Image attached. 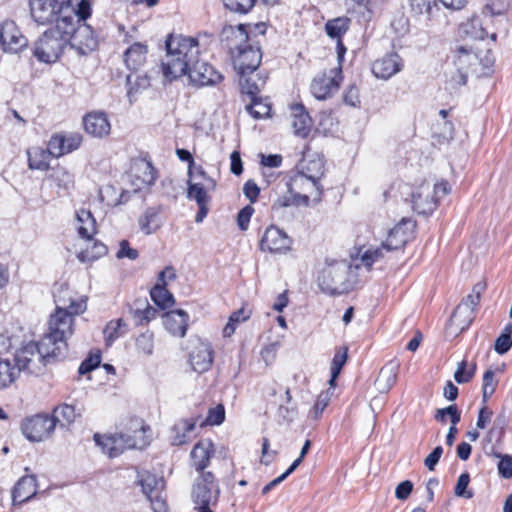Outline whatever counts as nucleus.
Wrapping results in <instances>:
<instances>
[{
  "mask_svg": "<svg viewBox=\"0 0 512 512\" xmlns=\"http://www.w3.org/2000/svg\"><path fill=\"white\" fill-rule=\"evenodd\" d=\"M166 57L161 62L164 78L173 82L187 75L189 83L197 88L216 86L224 75L213 65L199 59L196 38L169 34L165 41Z\"/></svg>",
  "mask_w": 512,
  "mask_h": 512,
  "instance_id": "f257e3e1",
  "label": "nucleus"
},
{
  "mask_svg": "<svg viewBox=\"0 0 512 512\" xmlns=\"http://www.w3.org/2000/svg\"><path fill=\"white\" fill-rule=\"evenodd\" d=\"M73 323L74 318L68 311L58 306L48 321V332L42 337V345H47L58 361L64 360L67 356V339L73 334Z\"/></svg>",
  "mask_w": 512,
  "mask_h": 512,
  "instance_id": "f03ea898",
  "label": "nucleus"
},
{
  "mask_svg": "<svg viewBox=\"0 0 512 512\" xmlns=\"http://www.w3.org/2000/svg\"><path fill=\"white\" fill-rule=\"evenodd\" d=\"M92 6L93 0H79L75 6L72 0H60L55 26L50 28L57 29L69 41L78 28L92 16Z\"/></svg>",
  "mask_w": 512,
  "mask_h": 512,
  "instance_id": "7ed1b4c3",
  "label": "nucleus"
},
{
  "mask_svg": "<svg viewBox=\"0 0 512 512\" xmlns=\"http://www.w3.org/2000/svg\"><path fill=\"white\" fill-rule=\"evenodd\" d=\"M349 278L350 267L346 262H334L319 273L318 286L321 292L329 296L348 294L353 289Z\"/></svg>",
  "mask_w": 512,
  "mask_h": 512,
  "instance_id": "20e7f679",
  "label": "nucleus"
},
{
  "mask_svg": "<svg viewBox=\"0 0 512 512\" xmlns=\"http://www.w3.org/2000/svg\"><path fill=\"white\" fill-rule=\"evenodd\" d=\"M68 42L57 29L48 28L35 41L32 54L41 63L53 64L62 56Z\"/></svg>",
  "mask_w": 512,
  "mask_h": 512,
  "instance_id": "39448f33",
  "label": "nucleus"
},
{
  "mask_svg": "<svg viewBox=\"0 0 512 512\" xmlns=\"http://www.w3.org/2000/svg\"><path fill=\"white\" fill-rule=\"evenodd\" d=\"M56 427V418L47 413H37L21 422V431L30 442H41L49 438Z\"/></svg>",
  "mask_w": 512,
  "mask_h": 512,
  "instance_id": "423d86ee",
  "label": "nucleus"
},
{
  "mask_svg": "<svg viewBox=\"0 0 512 512\" xmlns=\"http://www.w3.org/2000/svg\"><path fill=\"white\" fill-rule=\"evenodd\" d=\"M35 355H38L40 362L44 366L58 362V359L54 356V352L50 350L47 345L43 347L41 339L39 342L30 341L16 350L13 359L14 367L19 368V373L21 371L30 372L29 364Z\"/></svg>",
  "mask_w": 512,
  "mask_h": 512,
  "instance_id": "0eeeda50",
  "label": "nucleus"
},
{
  "mask_svg": "<svg viewBox=\"0 0 512 512\" xmlns=\"http://www.w3.org/2000/svg\"><path fill=\"white\" fill-rule=\"evenodd\" d=\"M137 484L141 486L143 494L148 498L153 512H168L165 498L162 496L165 481L162 477L144 471L138 474Z\"/></svg>",
  "mask_w": 512,
  "mask_h": 512,
  "instance_id": "6e6552de",
  "label": "nucleus"
},
{
  "mask_svg": "<svg viewBox=\"0 0 512 512\" xmlns=\"http://www.w3.org/2000/svg\"><path fill=\"white\" fill-rule=\"evenodd\" d=\"M219 486L212 472L207 471L200 474L192 489V501L195 506L215 505L219 499Z\"/></svg>",
  "mask_w": 512,
  "mask_h": 512,
  "instance_id": "1a4fd4ad",
  "label": "nucleus"
},
{
  "mask_svg": "<svg viewBox=\"0 0 512 512\" xmlns=\"http://www.w3.org/2000/svg\"><path fill=\"white\" fill-rule=\"evenodd\" d=\"M235 69L240 77L252 74L258 69L262 60L261 44H247L231 54Z\"/></svg>",
  "mask_w": 512,
  "mask_h": 512,
  "instance_id": "9d476101",
  "label": "nucleus"
},
{
  "mask_svg": "<svg viewBox=\"0 0 512 512\" xmlns=\"http://www.w3.org/2000/svg\"><path fill=\"white\" fill-rule=\"evenodd\" d=\"M68 46L75 51L79 57H88L99 49V37L95 29L83 23L75 34L70 38Z\"/></svg>",
  "mask_w": 512,
  "mask_h": 512,
  "instance_id": "9b49d317",
  "label": "nucleus"
},
{
  "mask_svg": "<svg viewBox=\"0 0 512 512\" xmlns=\"http://www.w3.org/2000/svg\"><path fill=\"white\" fill-rule=\"evenodd\" d=\"M416 222L403 218L388 233L382 247L387 251L403 249L415 238Z\"/></svg>",
  "mask_w": 512,
  "mask_h": 512,
  "instance_id": "f8f14e48",
  "label": "nucleus"
},
{
  "mask_svg": "<svg viewBox=\"0 0 512 512\" xmlns=\"http://www.w3.org/2000/svg\"><path fill=\"white\" fill-rule=\"evenodd\" d=\"M292 243L293 240L284 230L272 224L266 228L260 240L259 248L263 252L284 254L291 250Z\"/></svg>",
  "mask_w": 512,
  "mask_h": 512,
  "instance_id": "ddd939ff",
  "label": "nucleus"
},
{
  "mask_svg": "<svg viewBox=\"0 0 512 512\" xmlns=\"http://www.w3.org/2000/svg\"><path fill=\"white\" fill-rule=\"evenodd\" d=\"M129 176L134 191L139 192L154 185L157 170L151 161L140 158L132 162Z\"/></svg>",
  "mask_w": 512,
  "mask_h": 512,
  "instance_id": "4468645a",
  "label": "nucleus"
},
{
  "mask_svg": "<svg viewBox=\"0 0 512 512\" xmlns=\"http://www.w3.org/2000/svg\"><path fill=\"white\" fill-rule=\"evenodd\" d=\"M480 301L479 296L472 293L468 294L454 309L449 319L450 325H460V332L468 329L475 318V310Z\"/></svg>",
  "mask_w": 512,
  "mask_h": 512,
  "instance_id": "2eb2a0df",
  "label": "nucleus"
},
{
  "mask_svg": "<svg viewBox=\"0 0 512 512\" xmlns=\"http://www.w3.org/2000/svg\"><path fill=\"white\" fill-rule=\"evenodd\" d=\"M3 51L17 53L28 45V39L21 33L13 20H5L0 25Z\"/></svg>",
  "mask_w": 512,
  "mask_h": 512,
  "instance_id": "dca6fc26",
  "label": "nucleus"
},
{
  "mask_svg": "<svg viewBox=\"0 0 512 512\" xmlns=\"http://www.w3.org/2000/svg\"><path fill=\"white\" fill-rule=\"evenodd\" d=\"M60 0H29L30 14L38 25H51L57 19Z\"/></svg>",
  "mask_w": 512,
  "mask_h": 512,
  "instance_id": "f3484780",
  "label": "nucleus"
},
{
  "mask_svg": "<svg viewBox=\"0 0 512 512\" xmlns=\"http://www.w3.org/2000/svg\"><path fill=\"white\" fill-rule=\"evenodd\" d=\"M82 122L85 132L93 138L103 139L111 132V124L104 111L88 112Z\"/></svg>",
  "mask_w": 512,
  "mask_h": 512,
  "instance_id": "a211bd4d",
  "label": "nucleus"
},
{
  "mask_svg": "<svg viewBox=\"0 0 512 512\" xmlns=\"http://www.w3.org/2000/svg\"><path fill=\"white\" fill-rule=\"evenodd\" d=\"M214 361V350L208 341H199L189 353L192 369L201 374L208 371Z\"/></svg>",
  "mask_w": 512,
  "mask_h": 512,
  "instance_id": "6ab92c4d",
  "label": "nucleus"
},
{
  "mask_svg": "<svg viewBox=\"0 0 512 512\" xmlns=\"http://www.w3.org/2000/svg\"><path fill=\"white\" fill-rule=\"evenodd\" d=\"M165 329L175 337L186 335L189 323V314L183 309H175L162 313Z\"/></svg>",
  "mask_w": 512,
  "mask_h": 512,
  "instance_id": "aec40b11",
  "label": "nucleus"
},
{
  "mask_svg": "<svg viewBox=\"0 0 512 512\" xmlns=\"http://www.w3.org/2000/svg\"><path fill=\"white\" fill-rule=\"evenodd\" d=\"M402 58L396 53H389L376 60L372 65V73L376 78L387 80L401 71Z\"/></svg>",
  "mask_w": 512,
  "mask_h": 512,
  "instance_id": "412c9836",
  "label": "nucleus"
},
{
  "mask_svg": "<svg viewBox=\"0 0 512 512\" xmlns=\"http://www.w3.org/2000/svg\"><path fill=\"white\" fill-rule=\"evenodd\" d=\"M245 27V24H238L236 26L226 24L222 27L220 40L229 49L230 54L246 45L248 36Z\"/></svg>",
  "mask_w": 512,
  "mask_h": 512,
  "instance_id": "4be33fe9",
  "label": "nucleus"
},
{
  "mask_svg": "<svg viewBox=\"0 0 512 512\" xmlns=\"http://www.w3.org/2000/svg\"><path fill=\"white\" fill-rule=\"evenodd\" d=\"M37 493V478L35 475H24L14 485L11 495L14 506L22 505Z\"/></svg>",
  "mask_w": 512,
  "mask_h": 512,
  "instance_id": "5701e85b",
  "label": "nucleus"
},
{
  "mask_svg": "<svg viewBox=\"0 0 512 512\" xmlns=\"http://www.w3.org/2000/svg\"><path fill=\"white\" fill-rule=\"evenodd\" d=\"M411 204L419 215L430 216L437 209L439 201L430 191L419 188L411 193Z\"/></svg>",
  "mask_w": 512,
  "mask_h": 512,
  "instance_id": "b1692460",
  "label": "nucleus"
},
{
  "mask_svg": "<svg viewBox=\"0 0 512 512\" xmlns=\"http://www.w3.org/2000/svg\"><path fill=\"white\" fill-rule=\"evenodd\" d=\"M148 46L145 43L135 42L124 52L123 58L127 69L131 73H137L147 60Z\"/></svg>",
  "mask_w": 512,
  "mask_h": 512,
  "instance_id": "393cba45",
  "label": "nucleus"
},
{
  "mask_svg": "<svg viewBox=\"0 0 512 512\" xmlns=\"http://www.w3.org/2000/svg\"><path fill=\"white\" fill-rule=\"evenodd\" d=\"M293 122L292 126L296 136L307 138L310 134L313 121L302 103L293 104L290 107Z\"/></svg>",
  "mask_w": 512,
  "mask_h": 512,
  "instance_id": "a878e982",
  "label": "nucleus"
},
{
  "mask_svg": "<svg viewBox=\"0 0 512 512\" xmlns=\"http://www.w3.org/2000/svg\"><path fill=\"white\" fill-rule=\"evenodd\" d=\"M325 175V161L323 158L317 157L309 160L300 173L302 178H306L313 183L318 193L317 200L320 201L323 195V186L320 183L321 178Z\"/></svg>",
  "mask_w": 512,
  "mask_h": 512,
  "instance_id": "bb28decb",
  "label": "nucleus"
},
{
  "mask_svg": "<svg viewBox=\"0 0 512 512\" xmlns=\"http://www.w3.org/2000/svg\"><path fill=\"white\" fill-rule=\"evenodd\" d=\"M214 445L211 441L205 444L202 441L197 442L191 450L190 457L193 467L201 474L209 466L210 459L214 456Z\"/></svg>",
  "mask_w": 512,
  "mask_h": 512,
  "instance_id": "cd10ccee",
  "label": "nucleus"
},
{
  "mask_svg": "<svg viewBox=\"0 0 512 512\" xmlns=\"http://www.w3.org/2000/svg\"><path fill=\"white\" fill-rule=\"evenodd\" d=\"M162 212V205L151 206L140 216L138 220L139 228L145 235H151L162 227Z\"/></svg>",
  "mask_w": 512,
  "mask_h": 512,
  "instance_id": "c85d7f7f",
  "label": "nucleus"
},
{
  "mask_svg": "<svg viewBox=\"0 0 512 512\" xmlns=\"http://www.w3.org/2000/svg\"><path fill=\"white\" fill-rule=\"evenodd\" d=\"M27 163L30 170L48 171L50 169V161L53 156L49 149L32 146L26 150Z\"/></svg>",
  "mask_w": 512,
  "mask_h": 512,
  "instance_id": "c756f323",
  "label": "nucleus"
},
{
  "mask_svg": "<svg viewBox=\"0 0 512 512\" xmlns=\"http://www.w3.org/2000/svg\"><path fill=\"white\" fill-rule=\"evenodd\" d=\"M83 408L76 404L62 403L56 406L51 417L56 418V425L60 423L61 427H70L77 418L82 417Z\"/></svg>",
  "mask_w": 512,
  "mask_h": 512,
  "instance_id": "7c9ffc66",
  "label": "nucleus"
},
{
  "mask_svg": "<svg viewBox=\"0 0 512 512\" xmlns=\"http://www.w3.org/2000/svg\"><path fill=\"white\" fill-rule=\"evenodd\" d=\"M444 414H449L451 426L449 428V431L446 435V444L448 446H452L456 437V434L458 432V429L456 425L461 420V411L459 410L458 406L456 404L449 405L445 408L437 409L436 413L434 415V418L436 421L441 423H446V419H444Z\"/></svg>",
  "mask_w": 512,
  "mask_h": 512,
  "instance_id": "2f4dec72",
  "label": "nucleus"
},
{
  "mask_svg": "<svg viewBox=\"0 0 512 512\" xmlns=\"http://www.w3.org/2000/svg\"><path fill=\"white\" fill-rule=\"evenodd\" d=\"M76 219L79 223L77 232L80 238L84 240H92L97 234V223L92 212L88 209L81 208L76 211Z\"/></svg>",
  "mask_w": 512,
  "mask_h": 512,
  "instance_id": "473e14b6",
  "label": "nucleus"
},
{
  "mask_svg": "<svg viewBox=\"0 0 512 512\" xmlns=\"http://www.w3.org/2000/svg\"><path fill=\"white\" fill-rule=\"evenodd\" d=\"M196 426V419L187 418L176 422L171 428L170 443L172 446H182L189 441L188 433Z\"/></svg>",
  "mask_w": 512,
  "mask_h": 512,
  "instance_id": "72a5a7b5",
  "label": "nucleus"
},
{
  "mask_svg": "<svg viewBox=\"0 0 512 512\" xmlns=\"http://www.w3.org/2000/svg\"><path fill=\"white\" fill-rule=\"evenodd\" d=\"M339 82L334 77H318L314 78L311 83V92L318 100H325L331 93L333 88H338Z\"/></svg>",
  "mask_w": 512,
  "mask_h": 512,
  "instance_id": "f704fd0d",
  "label": "nucleus"
},
{
  "mask_svg": "<svg viewBox=\"0 0 512 512\" xmlns=\"http://www.w3.org/2000/svg\"><path fill=\"white\" fill-rule=\"evenodd\" d=\"M478 61V53L474 52L471 47L458 46L455 49L454 64L457 71L469 70Z\"/></svg>",
  "mask_w": 512,
  "mask_h": 512,
  "instance_id": "c9c22d12",
  "label": "nucleus"
},
{
  "mask_svg": "<svg viewBox=\"0 0 512 512\" xmlns=\"http://www.w3.org/2000/svg\"><path fill=\"white\" fill-rule=\"evenodd\" d=\"M351 19L346 16H340L328 20L325 23V32L331 39H342L350 28Z\"/></svg>",
  "mask_w": 512,
  "mask_h": 512,
  "instance_id": "e433bc0d",
  "label": "nucleus"
},
{
  "mask_svg": "<svg viewBox=\"0 0 512 512\" xmlns=\"http://www.w3.org/2000/svg\"><path fill=\"white\" fill-rule=\"evenodd\" d=\"M127 332L128 325L122 318L109 321L103 330L105 345L110 347L119 337Z\"/></svg>",
  "mask_w": 512,
  "mask_h": 512,
  "instance_id": "4c0bfd02",
  "label": "nucleus"
},
{
  "mask_svg": "<svg viewBox=\"0 0 512 512\" xmlns=\"http://www.w3.org/2000/svg\"><path fill=\"white\" fill-rule=\"evenodd\" d=\"M459 31L461 36L474 40H484L488 35L487 31L482 27L479 17H472L465 23H462Z\"/></svg>",
  "mask_w": 512,
  "mask_h": 512,
  "instance_id": "58836bf2",
  "label": "nucleus"
},
{
  "mask_svg": "<svg viewBox=\"0 0 512 512\" xmlns=\"http://www.w3.org/2000/svg\"><path fill=\"white\" fill-rule=\"evenodd\" d=\"M150 297L154 304L163 311L175 304L174 295L165 287L153 286L150 289Z\"/></svg>",
  "mask_w": 512,
  "mask_h": 512,
  "instance_id": "ea45409f",
  "label": "nucleus"
},
{
  "mask_svg": "<svg viewBox=\"0 0 512 512\" xmlns=\"http://www.w3.org/2000/svg\"><path fill=\"white\" fill-rule=\"evenodd\" d=\"M107 253V246L101 241L95 240L90 248H87L77 253V259L81 263H90L100 259Z\"/></svg>",
  "mask_w": 512,
  "mask_h": 512,
  "instance_id": "a19ab883",
  "label": "nucleus"
},
{
  "mask_svg": "<svg viewBox=\"0 0 512 512\" xmlns=\"http://www.w3.org/2000/svg\"><path fill=\"white\" fill-rule=\"evenodd\" d=\"M19 377V368L9 359L0 358V390L9 387Z\"/></svg>",
  "mask_w": 512,
  "mask_h": 512,
  "instance_id": "79ce46f5",
  "label": "nucleus"
},
{
  "mask_svg": "<svg viewBox=\"0 0 512 512\" xmlns=\"http://www.w3.org/2000/svg\"><path fill=\"white\" fill-rule=\"evenodd\" d=\"M245 109L254 119L259 120L271 116L272 106L268 99L259 96L256 104H253L252 100Z\"/></svg>",
  "mask_w": 512,
  "mask_h": 512,
  "instance_id": "37998d69",
  "label": "nucleus"
},
{
  "mask_svg": "<svg viewBox=\"0 0 512 512\" xmlns=\"http://www.w3.org/2000/svg\"><path fill=\"white\" fill-rule=\"evenodd\" d=\"M477 370L476 362H473L469 367L467 360L463 359L458 363V367L454 373V379L458 384H465L470 382Z\"/></svg>",
  "mask_w": 512,
  "mask_h": 512,
  "instance_id": "c03bdc74",
  "label": "nucleus"
},
{
  "mask_svg": "<svg viewBox=\"0 0 512 512\" xmlns=\"http://www.w3.org/2000/svg\"><path fill=\"white\" fill-rule=\"evenodd\" d=\"M127 95L131 96L137 94L140 90L147 89L150 86V77L147 73L136 75L134 81L132 75L126 77Z\"/></svg>",
  "mask_w": 512,
  "mask_h": 512,
  "instance_id": "a18cd8bd",
  "label": "nucleus"
},
{
  "mask_svg": "<svg viewBox=\"0 0 512 512\" xmlns=\"http://www.w3.org/2000/svg\"><path fill=\"white\" fill-rule=\"evenodd\" d=\"M47 148L49 149L53 158H60L69 154L66 148L63 132L52 134L47 143Z\"/></svg>",
  "mask_w": 512,
  "mask_h": 512,
  "instance_id": "49530a36",
  "label": "nucleus"
},
{
  "mask_svg": "<svg viewBox=\"0 0 512 512\" xmlns=\"http://www.w3.org/2000/svg\"><path fill=\"white\" fill-rule=\"evenodd\" d=\"M187 198L195 200L197 204L210 203L211 197L202 183H193L188 181Z\"/></svg>",
  "mask_w": 512,
  "mask_h": 512,
  "instance_id": "de8ad7c7",
  "label": "nucleus"
},
{
  "mask_svg": "<svg viewBox=\"0 0 512 512\" xmlns=\"http://www.w3.org/2000/svg\"><path fill=\"white\" fill-rule=\"evenodd\" d=\"M94 441L97 445L101 446L103 451L106 452L110 458L117 457L122 453L121 449L115 446V436H102L98 433L94 435Z\"/></svg>",
  "mask_w": 512,
  "mask_h": 512,
  "instance_id": "09e8293b",
  "label": "nucleus"
},
{
  "mask_svg": "<svg viewBox=\"0 0 512 512\" xmlns=\"http://www.w3.org/2000/svg\"><path fill=\"white\" fill-rule=\"evenodd\" d=\"M495 373L492 369L485 371L482 384V403L487 404L490 397L495 393L498 381L495 379Z\"/></svg>",
  "mask_w": 512,
  "mask_h": 512,
  "instance_id": "8fccbe9b",
  "label": "nucleus"
},
{
  "mask_svg": "<svg viewBox=\"0 0 512 512\" xmlns=\"http://www.w3.org/2000/svg\"><path fill=\"white\" fill-rule=\"evenodd\" d=\"M224 7L241 15L248 14L255 6V0H222Z\"/></svg>",
  "mask_w": 512,
  "mask_h": 512,
  "instance_id": "3c124183",
  "label": "nucleus"
},
{
  "mask_svg": "<svg viewBox=\"0 0 512 512\" xmlns=\"http://www.w3.org/2000/svg\"><path fill=\"white\" fill-rule=\"evenodd\" d=\"M470 483V474L468 472H464L460 474V476L457 479L455 488H454V494L457 497L465 498V499H471L474 496L473 490H469L468 486Z\"/></svg>",
  "mask_w": 512,
  "mask_h": 512,
  "instance_id": "603ef678",
  "label": "nucleus"
},
{
  "mask_svg": "<svg viewBox=\"0 0 512 512\" xmlns=\"http://www.w3.org/2000/svg\"><path fill=\"white\" fill-rule=\"evenodd\" d=\"M348 359V347L339 346L335 348V353L331 361L330 370L334 372V375H340L344 365Z\"/></svg>",
  "mask_w": 512,
  "mask_h": 512,
  "instance_id": "864d4df0",
  "label": "nucleus"
},
{
  "mask_svg": "<svg viewBox=\"0 0 512 512\" xmlns=\"http://www.w3.org/2000/svg\"><path fill=\"white\" fill-rule=\"evenodd\" d=\"M101 363V352L90 353L79 365L78 374L85 375L99 367Z\"/></svg>",
  "mask_w": 512,
  "mask_h": 512,
  "instance_id": "5fc2aeb1",
  "label": "nucleus"
},
{
  "mask_svg": "<svg viewBox=\"0 0 512 512\" xmlns=\"http://www.w3.org/2000/svg\"><path fill=\"white\" fill-rule=\"evenodd\" d=\"M330 399H331L330 389H327L326 391H322L317 396V399L310 411V414L314 419H318L322 415L323 411L328 406Z\"/></svg>",
  "mask_w": 512,
  "mask_h": 512,
  "instance_id": "6e6d98bb",
  "label": "nucleus"
},
{
  "mask_svg": "<svg viewBox=\"0 0 512 512\" xmlns=\"http://www.w3.org/2000/svg\"><path fill=\"white\" fill-rule=\"evenodd\" d=\"M136 348L146 355H151L154 350V335L150 331L140 334L136 338Z\"/></svg>",
  "mask_w": 512,
  "mask_h": 512,
  "instance_id": "4d7b16f0",
  "label": "nucleus"
},
{
  "mask_svg": "<svg viewBox=\"0 0 512 512\" xmlns=\"http://www.w3.org/2000/svg\"><path fill=\"white\" fill-rule=\"evenodd\" d=\"M438 0H409L411 11L416 15H428L432 13L433 7L437 6Z\"/></svg>",
  "mask_w": 512,
  "mask_h": 512,
  "instance_id": "13d9d810",
  "label": "nucleus"
},
{
  "mask_svg": "<svg viewBox=\"0 0 512 512\" xmlns=\"http://www.w3.org/2000/svg\"><path fill=\"white\" fill-rule=\"evenodd\" d=\"M245 30L247 33V44L260 43L258 40L259 36H264L267 31V25L264 22L256 24H245Z\"/></svg>",
  "mask_w": 512,
  "mask_h": 512,
  "instance_id": "bf43d9fd",
  "label": "nucleus"
},
{
  "mask_svg": "<svg viewBox=\"0 0 512 512\" xmlns=\"http://www.w3.org/2000/svg\"><path fill=\"white\" fill-rule=\"evenodd\" d=\"M495 456L499 458L497 464L498 473L503 479L512 478V456L509 454L495 453Z\"/></svg>",
  "mask_w": 512,
  "mask_h": 512,
  "instance_id": "052dcab7",
  "label": "nucleus"
},
{
  "mask_svg": "<svg viewBox=\"0 0 512 512\" xmlns=\"http://www.w3.org/2000/svg\"><path fill=\"white\" fill-rule=\"evenodd\" d=\"M240 90L242 94L249 96L250 100H253V104H256L257 97H259L260 89L258 84L251 78L241 77Z\"/></svg>",
  "mask_w": 512,
  "mask_h": 512,
  "instance_id": "680f3d73",
  "label": "nucleus"
},
{
  "mask_svg": "<svg viewBox=\"0 0 512 512\" xmlns=\"http://www.w3.org/2000/svg\"><path fill=\"white\" fill-rule=\"evenodd\" d=\"M477 63L483 68L484 76H491L494 73L495 56L492 49H487L483 56L478 54Z\"/></svg>",
  "mask_w": 512,
  "mask_h": 512,
  "instance_id": "e2e57ef3",
  "label": "nucleus"
},
{
  "mask_svg": "<svg viewBox=\"0 0 512 512\" xmlns=\"http://www.w3.org/2000/svg\"><path fill=\"white\" fill-rule=\"evenodd\" d=\"M225 420V408L222 404H218L216 407L210 408L205 423L209 425H220Z\"/></svg>",
  "mask_w": 512,
  "mask_h": 512,
  "instance_id": "0e129e2a",
  "label": "nucleus"
},
{
  "mask_svg": "<svg viewBox=\"0 0 512 512\" xmlns=\"http://www.w3.org/2000/svg\"><path fill=\"white\" fill-rule=\"evenodd\" d=\"M118 259L128 258L130 260H136L139 257L137 249L130 247L128 240L123 239L119 243V249L116 253Z\"/></svg>",
  "mask_w": 512,
  "mask_h": 512,
  "instance_id": "69168bd1",
  "label": "nucleus"
},
{
  "mask_svg": "<svg viewBox=\"0 0 512 512\" xmlns=\"http://www.w3.org/2000/svg\"><path fill=\"white\" fill-rule=\"evenodd\" d=\"M289 194L279 196L272 204L271 209L273 212H278L283 208L294 206L295 198L292 193L291 184L288 185Z\"/></svg>",
  "mask_w": 512,
  "mask_h": 512,
  "instance_id": "338daca9",
  "label": "nucleus"
},
{
  "mask_svg": "<svg viewBox=\"0 0 512 512\" xmlns=\"http://www.w3.org/2000/svg\"><path fill=\"white\" fill-rule=\"evenodd\" d=\"M512 348V336L509 333H501L495 340L494 350L499 355L506 354Z\"/></svg>",
  "mask_w": 512,
  "mask_h": 512,
  "instance_id": "774afa93",
  "label": "nucleus"
}]
</instances>
